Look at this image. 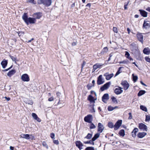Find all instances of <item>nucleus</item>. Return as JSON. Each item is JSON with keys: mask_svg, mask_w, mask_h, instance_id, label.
I'll return each mask as SVG.
<instances>
[{"mask_svg": "<svg viewBox=\"0 0 150 150\" xmlns=\"http://www.w3.org/2000/svg\"><path fill=\"white\" fill-rule=\"evenodd\" d=\"M38 4H43L46 6H50L52 3L51 0H39L38 2Z\"/></svg>", "mask_w": 150, "mask_h": 150, "instance_id": "nucleus-2", "label": "nucleus"}, {"mask_svg": "<svg viewBox=\"0 0 150 150\" xmlns=\"http://www.w3.org/2000/svg\"><path fill=\"white\" fill-rule=\"evenodd\" d=\"M54 100V98L52 97L49 98L48 99V100L49 101H53Z\"/></svg>", "mask_w": 150, "mask_h": 150, "instance_id": "nucleus-55", "label": "nucleus"}, {"mask_svg": "<svg viewBox=\"0 0 150 150\" xmlns=\"http://www.w3.org/2000/svg\"><path fill=\"white\" fill-rule=\"evenodd\" d=\"M127 31H128V33L129 34L130 33V29L129 28H127Z\"/></svg>", "mask_w": 150, "mask_h": 150, "instance_id": "nucleus-64", "label": "nucleus"}, {"mask_svg": "<svg viewBox=\"0 0 150 150\" xmlns=\"http://www.w3.org/2000/svg\"><path fill=\"white\" fill-rule=\"evenodd\" d=\"M129 116L128 117V119L129 120H131L132 118V113L131 112H129Z\"/></svg>", "mask_w": 150, "mask_h": 150, "instance_id": "nucleus-53", "label": "nucleus"}, {"mask_svg": "<svg viewBox=\"0 0 150 150\" xmlns=\"http://www.w3.org/2000/svg\"><path fill=\"white\" fill-rule=\"evenodd\" d=\"M111 99L112 100V101L114 103H117L118 102L117 100L115 97H114V96H113L111 98Z\"/></svg>", "mask_w": 150, "mask_h": 150, "instance_id": "nucleus-34", "label": "nucleus"}, {"mask_svg": "<svg viewBox=\"0 0 150 150\" xmlns=\"http://www.w3.org/2000/svg\"><path fill=\"white\" fill-rule=\"evenodd\" d=\"M150 27V22L149 21H144L143 25V28L147 29Z\"/></svg>", "mask_w": 150, "mask_h": 150, "instance_id": "nucleus-14", "label": "nucleus"}, {"mask_svg": "<svg viewBox=\"0 0 150 150\" xmlns=\"http://www.w3.org/2000/svg\"><path fill=\"white\" fill-rule=\"evenodd\" d=\"M8 64V61L7 60L4 59L1 62V64L2 66V67L3 69H5Z\"/></svg>", "mask_w": 150, "mask_h": 150, "instance_id": "nucleus-22", "label": "nucleus"}, {"mask_svg": "<svg viewBox=\"0 0 150 150\" xmlns=\"http://www.w3.org/2000/svg\"><path fill=\"white\" fill-rule=\"evenodd\" d=\"M104 79L103 78L102 75H100L99 76L97 81V84L98 85H101L104 83Z\"/></svg>", "mask_w": 150, "mask_h": 150, "instance_id": "nucleus-7", "label": "nucleus"}, {"mask_svg": "<svg viewBox=\"0 0 150 150\" xmlns=\"http://www.w3.org/2000/svg\"><path fill=\"white\" fill-rule=\"evenodd\" d=\"M145 59L146 62L150 63V58L148 57H145Z\"/></svg>", "mask_w": 150, "mask_h": 150, "instance_id": "nucleus-48", "label": "nucleus"}, {"mask_svg": "<svg viewBox=\"0 0 150 150\" xmlns=\"http://www.w3.org/2000/svg\"><path fill=\"white\" fill-rule=\"evenodd\" d=\"M16 71L15 70L12 69L9 71V72L7 74V75L8 76L10 77L12 75L16 73Z\"/></svg>", "mask_w": 150, "mask_h": 150, "instance_id": "nucleus-27", "label": "nucleus"}, {"mask_svg": "<svg viewBox=\"0 0 150 150\" xmlns=\"http://www.w3.org/2000/svg\"><path fill=\"white\" fill-rule=\"evenodd\" d=\"M137 36L138 40L143 44V36L142 34L138 33L137 34Z\"/></svg>", "mask_w": 150, "mask_h": 150, "instance_id": "nucleus-16", "label": "nucleus"}, {"mask_svg": "<svg viewBox=\"0 0 150 150\" xmlns=\"http://www.w3.org/2000/svg\"><path fill=\"white\" fill-rule=\"evenodd\" d=\"M93 120L92 115H88L84 118V120L88 123H91Z\"/></svg>", "mask_w": 150, "mask_h": 150, "instance_id": "nucleus-4", "label": "nucleus"}, {"mask_svg": "<svg viewBox=\"0 0 150 150\" xmlns=\"http://www.w3.org/2000/svg\"><path fill=\"white\" fill-rule=\"evenodd\" d=\"M92 134L88 133L87 136L85 137V138L88 139H90L92 138Z\"/></svg>", "mask_w": 150, "mask_h": 150, "instance_id": "nucleus-32", "label": "nucleus"}, {"mask_svg": "<svg viewBox=\"0 0 150 150\" xmlns=\"http://www.w3.org/2000/svg\"><path fill=\"white\" fill-rule=\"evenodd\" d=\"M77 43V41L73 42L72 43L71 45H72V46H75L76 45Z\"/></svg>", "mask_w": 150, "mask_h": 150, "instance_id": "nucleus-56", "label": "nucleus"}, {"mask_svg": "<svg viewBox=\"0 0 150 150\" xmlns=\"http://www.w3.org/2000/svg\"><path fill=\"white\" fill-rule=\"evenodd\" d=\"M103 65V64H100L98 63H97L93 66V69L92 70V72H94L98 68H100L101 66Z\"/></svg>", "mask_w": 150, "mask_h": 150, "instance_id": "nucleus-12", "label": "nucleus"}, {"mask_svg": "<svg viewBox=\"0 0 150 150\" xmlns=\"http://www.w3.org/2000/svg\"><path fill=\"white\" fill-rule=\"evenodd\" d=\"M132 76L133 77V80L134 82H136L137 79H138V76H134V74H132Z\"/></svg>", "mask_w": 150, "mask_h": 150, "instance_id": "nucleus-36", "label": "nucleus"}, {"mask_svg": "<svg viewBox=\"0 0 150 150\" xmlns=\"http://www.w3.org/2000/svg\"><path fill=\"white\" fill-rule=\"evenodd\" d=\"M140 83L142 85L146 86H147L145 84V83H144L142 81H141Z\"/></svg>", "mask_w": 150, "mask_h": 150, "instance_id": "nucleus-60", "label": "nucleus"}, {"mask_svg": "<svg viewBox=\"0 0 150 150\" xmlns=\"http://www.w3.org/2000/svg\"><path fill=\"white\" fill-rule=\"evenodd\" d=\"M108 51V49L107 47H104L102 50V51L101 52V54H103L107 52Z\"/></svg>", "mask_w": 150, "mask_h": 150, "instance_id": "nucleus-35", "label": "nucleus"}, {"mask_svg": "<svg viewBox=\"0 0 150 150\" xmlns=\"http://www.w3.org/2000/svg\"><path fill=\"white\" fill-rule=\"evenodd\" d=\"M138 129L137 128H135L132 132L131 134L132 137H135L138 131Z\"/></svg>", "mask_w": 150, "mask_h": 150, "instance_id": "nucleus-20", "label": "nucleus"}, {"mask_svg": "<svg viewBox=\"0 0 150 150\" xmlns=\"http://www.w3.org/2000/svg\"><path fill=\"white\" fill-rule=\"evenodd\" d=\"M87 100L90 101V103H94L95 102V100H94V98L91 95H89L87 98Z\"/></svg>", "mask_w": 150, "mask_h": 150, "instance_id": "nucleus-26", "label": "nucleus"}, {"mask_svg": "<svg viewBox=\"0 0 150 150\" xmlns=\"http://www.w3.org/2000/svg\"><path fill=\"white\" fill-rule=\"evenodd\" d=\"M146 92L144 90H140L139 91L138 94V96H140L144 94Z\"/></svg>", "mask_w": 150, "mask_h": 150, "instance_id": "nucleus-30", "label": "nucleus"}, {"mask_svg": "<svg viewBox=\"0 0 150 150\" xmlns=\"http://www.w3.org/2000/svg\"><path fill=\"white\" fill-rule=\"evenodd\" d=\"M30 139L32 140H35L34 137L33 135L31 134L30 135Z\"/></svg>", "mask_w": 150, "mask_h": 150, "instance_id": "nucleus-49", "label": "nucleus"}, {"mask_svg": "<svg viewBox=\"0 0 150 150\" xmlns=\"http://www.w3.org/2000/svg\"><path fill=\"white\" fill-rule=\"evenodd\" d=\"M84 143L85 144H90L92 145H94V142L92 141V140H90L89 141H87L86 142H84Z\"/></svg>", "mask_w": 150, "mask_h": 150, "instance_id": "nucleus-31", "label": "nucleus"}, {"mask_svg": "<svg viewBox=\"0 0 150 150\" xmlns=\"http://www.w3.org/2000/svg\"><path fill=\"white\" fill-rule=\"evenodd\" d=\"M109 99V95L108 93L105 94L102 97V100L105 103H106Z\"/></svg>", "mask_w": 150, "mask_h": 150, "instance_id": "nucleus-18", "label": "nucleus"}, {"mask_svg": "<svg viewBox=\"0 0 150 150\" xmlns=\"http://www.w3.org/2000/svg\"><path fill=\"white\" fill-rule=\"evenodd\" d=\"M56 95H57V97H59V96H60L61 95V93H59V92H57L56 93Z\"/></svg>", "mask_w": 150, "mask_h": 150, "instance_id": "nucleus-59", "label": "nucleus"}, {"mask_svg": "<svg viewBox=\"0 0 150 150\" xmlns=\"http://www.w3.org/2000/svg\"><path fill=\"white\" fill-rule=\"evenodd\" d=\"M122 88L118 86L117 88H116L114 90V92L116 95H119L121 94L123 92V90H122Z\"/></svg>", "mask_w": 150, "mask_h": 150, "instance_id": "nucleus-13", "label": "nucleus"}, {"mask_svg": "<svg viewBox=\"0 0 150 150\" xmlns=\"http://www.w3.org/2000/svg\"><path fill=\"white\" fill-rule=\"evenodd\" d=\"M108 110L109 111H112L114 110V107L111 106H109L108 108Z\"/></svg>", "mask_w": 150, "mask_h": 150, "instance_id": "nucleus-41", "label": "nucleus"}, {"mask_svg": "<svg viewBox=\"0 0 150 150\" xmlns=\"http://www.w3.org/2000/svg\"><path fill=\"white\" fill-rule=\"evenodd\" d=\"M21 137L24 139H30V135L29 134H22L20 135Z\"/></svg>", "mask_w": 150, "mask_h": 150, "instance_id": "nucleus-24", "label": "nucleus"}, {"mask_svg": "<svg viewBox=\"0 0 150 150\" xmlns=\"http://www.w3.org/2000/svg\"><path fill=\"white\" fill-rule=\"evenodd\" d=\"M139 128L142 130L146 131H147V126L142 123H139Z\"/></svg>", "mask_w": 150, "mask_h": 150, "instance_id": "nucleus-9", "label": "nucleus"}, {"mask_svg": "<svg viewBox=\"0 0 150 150\" xmlns=\"http://www.w3.org/2000/svg\"><path fill=\"white\" fill-rule=\"evenodd\" d=\"M140 108L143 111H144L145 112H147V110L146 108L143 105H141L140 106Z\"/></svg>", "mask_w": 150, "mask_h": 150, "instance_id": "nucleus-33", "label": "nucleus"}, {"mask_svg": "<svg viewBox=\"0 0 150 150\" xmlns=\"http://www.w3.org/2000/svg\"><path fill=\"white\" fill-rule=\"evenodd\" d=\"M22 18L25 22L27 25H28L29 23H34L36 22V20L35 18H28L27 13H25L22 16Z\"/></svg>", "mask_w": 150, "mask_h": 150, "instance_id": "nucleus-1", "label": "nucleus"}, {"mask_svg": "<svg viewBox=\"0 0 150 150\" xmlns=\"http://www.w3.org/2000/svg\"><path fill=\"white\" fill-rule=\"evenodd\" d=\"M76 146L80 150L82 149L83 146V143L80 141H77L75 142Z\"/></svg>", "mask_w": 150, "mask_h": 150, "instance_id": "nucleus-11", "label": "nucleus"}, {"mask_svg": "<svg viewBox=\"0 0 150 150\" xmlns=\"http://www.w3.org/2000/svg\"><path fill=\"white\" fill-rule=\"evenodd\" d=\"M9 57L13 61L15 62H16L17 61V58L16 57H14L10 55H9Z\"/></svg>", "mask_w": 150, "mask_h": 150, "instance_id": "nucleus-40", "label": "nucleus"}, {"mask_svg": "<svg viewBox=\"0 0 150 150\" xmlns=\"http://www.w3.org/2000/svg\"><path fill=\"white\" fill-rule=\"evenodd\" d=\"M42 144L44 147L46 148L47 149H48V146L45 142H43L42 143Z\"/></svg>", "mask_w": 150, "mask_h": 150, "instance_id": "nucleus-39", "label": "nucleus"}, {"mask_svg": "<svg viewBox=\"0 0 150 150\" xmlns=\"http://www.w3.org/2000/svg\"><path fill=\"white\" fill-rule=\"evenodd\" d=\"M42 13L40 12L36 13L33 14V16L35 18L36 20L37 19H39L42 17Z\"/></svg>", "mask_w": 150, "mask_h": 150, "instance_id": "nucleus-17", "label": "nucleus"}, {"mask_svg": "<svg viewBox=\"0 0 150 150\" xmlns=\"http://www.w3.org/2000/svg\"><path fill=\"white\" fill-rule=\"evenodd\" d=\"M150 120V116L147 115H146L145 121L146 122L149 121Z\"/></svg>", "mask_w": 150, "mask_h": 150, "instance_id": "nucleus-44", "label": "nucleus"}, {"mask_svg": "<svg viewBox=\"0 0 150 150\" xmlns=\"http://www.w3.org/2000/svg\"><path fill=\"white\" fill-rule=\"evenodd\" d=\"M91 4H90V3H88V4L86 5V6H88L89 7H91Z\"/></svg>", "mask_w": 150, "mask_h": 150, "instance_id": "nucleus-63", "label": "nucleus"}, {"mask_svg": "<svg viewBox=\"0 0 150 150\" xmlns=\"http://www.w3.org/2000/svg\"><path fill=\"white\" fill-rule=\"evenodd\" d=\"M129 3V1H128L127 3H125V5H124L125 9L126 10L127 9V6H128Z\"/></svg>", "mask_w": 150, "mask_h": 150, "instance_id": "nucleus-46", "label": "nucleus"}, {"mask_svg": "<svg viewBox=\"0 0 150 150\" xmlns=\"http://www.w3.org/2000/svg\"><path fill=\"white\" fill-rule=\"evenodd\" d=\"M100 134L99 133H97L95 134L94 137L92 139V141L94 142L100 136Z\"/></svg>", "mask_w": 150, "mask_h": 150, "instance_id": "nucleus-28", "label": "nucleus"}, {"mask_svg": "<svg viewBox=\"0 0 150 150\" xmlns=\"http://www.w3.org/2000/svg\"><path fill=\"white\" fill-rule=\"evenodd\" d=\"M122 120H119L116 122L114 126V130H117L122 125Z\"/></svg>", "mask_w": 150, "mask_h": 150, "instance_id": "nucleus-6", "label": "nucleus"}, {"mask_svg": "<svg viewBox=\"0 0 150 150\" xmlns=\"http://www.w3.org/2000/svg\"><path fill=\"white\" fill-rule=\"evenodd\" d=\"M108 126L109 127L111 128H112L114 127V126L113 123L111 122H109L108 124Z\"/></svg>", "mask_w": 150, "mask_h": 150, "instance_id": "nucleus-38", "label": "nucleus"}, {"mask_svg": "<svg viewBox=\"0 0 150 150\" xmlns=\"http://www.w3.org/2000/svg\"><path fill=\"white\" fill-rule=\"evenodd\" d=\"M103 76L107 80H109L113 76L114 74L113 73L109 74V72H106L104 74Z\"/></svg>", "mask_w": 150, "mask_h": 150, "instance_id": "nucleus-10", "label": "nucleus"}, {"mask_svg": "<svg viewBox=\"0 0 150 150\" xmlns=\"http://www.w3.org/2000/svg\"><path fill=\"white\" fill-rule=\"evenodd\" d=\"M104 127L103 125L100 123H99L98 126V132L100 133H101L104 130Z\"/></svg>", "mask_w": 150, "mask_h": 150, "instance_id": "nucleus-15", "label": "nucleus"}, {"mask_svg": "<svg viewBox=\"0 0 150 150\" xmlns=\"http://www.w3.org/2000/svg\"><path fill=\"white\" fill-rule=\"evenodd\" d=\"M146 132H139L137 134V137L139 138H142L146 135Z\"/></svg>", "mask_w": 150, "mask_h": 150, "instance_id": "nucleus-23", "label": "nucleus"}, {"mask_svg": "<svg viewBox=\"0 0 150 150\" xmlns=\"http://www.w3.org/2000/svg\"><path fill=\"white\" fill-rule=\"evenodd\" d=\"M32 116L33 119L36 120L37 122H41V120L38 117L37 115L35 113H33L32 114Z\"/></svg>", "mask_w": 150, "mask_h": 150, "instance_id": "nucleus-19", "label": "nucleus"}, {"mask_svg": "<svg viewBox=\"0 0 150 150\" xmlns=\"http://www.w3.org/2000/svg\"><path fill=\"white\" fill-rule=\"evenodd\" d=\"M143 53L146 55H149L150 54V49L148 47L145 48L143 50Z\"/></svg>", "mask_w": 150, "mask_h": 150, "instance_id": "nucleus-25", "label": "nucleus"}, {"mask_svg": "<svg viewBox=\"0 0 150 150\" xmlns=\"http://www.w3.org/2000/svg\"><path fill=\"white\" fill-rule=\"evenodd\" d=\"M28 104L30 105H32L33 103V102L32 100H30L28 102Z\"/></svg>", "mask_w": 150, "mask_h": 150, "instance_id": "nucleus-58", "label": "nucleus"}, {"mask_svg": "<svg viewBox=\"0 0 150 150\" xmlns=\"http://www.w3.org/2000/svg\"><path fill=\"white\" fill-rule=\"evenodd\" d=\"M53 143L56 144H59V142L58 140H53Z\"/></svg>", "mask_w": 150, "mask_h": 150, "instance_id": "nucleus-52", "label": "nucleus"}, {"mask_svg": "<svg viewBox=\"0 0 150 150\" xmlns=\"http://www.w3.org/2000/svg\"><path fill=\"white\" fill-rule=\"evenodd\" d=\"M119 63L120 64H125L127 63L125 61H120L119 62Z\"/></svg>", "mask_w": 150, "mask_h": 150, "instance_id": "nucleus-57", "label": "nucleus"}, {"mask_svg": "<svg viewBox=\"0 0 150 150\" xmlns=\"http://www.w3.org/2000/svg\"><path fill=\"white\" fill-rule=\"evenodd\" d=\"M21 79L23 81L28 82L30 81V78L28 74H23L21 76Z\"/></svg>", "mask_w": 150, "mask_h": 150, "instance_id": "nucleus-8", "label": "nucleus"}, {"mask_svg": "<svg viewBox=\"0 0 150 150\" xmlns=\"http://www.w3.org/2000/svg\"><path fill=\"white\" fill-rule=\"evenodd\" d=\"M113 31L116 33H117L118 32L117 29L116 27H113Z\"/></svg>", "mask_w": 150, "mask_h": 150, "instance_id": "nucleus-51", "label": "nucleus"}, {"mask_svg": "<svg viewBox=\"0 0 150 150\" xmlns=\"http://www.w3.org/2000/svg\"><path fill=\"white\" fill-rule=\"evenodd\" d=\"M18 35L20 36L21 35H23L24 34V32L22 31H19L18 33Z\"/></svg>", "mask_w": 150, "mask_h": 150, "instance_id": "nucleus-47", "label": "nucleus"}, {"mask_svg": "<svg viewBox=\"0 0 150 150\" xmlns=\"http://www.w3.org/2000/svg\"><path fill=\"white\" fill-rule=\"evenodd\" d=\"M55 135L54 133H52L50 134V137L52 139L54 138Z\"/></svg>", "mask_w": 150, "mask_h": 150, "instance_id": "nucleus-54", "label": "nucleus"}, {"mask_svg": "<svg viewBox=\"0 0 150 150\" xmlns=\"http://www.w3.org/2000/svg\"><path fill=\"white\" fill-rule=\"evenodd\" d=\"M85 150H95V149L93 147H88L85 149Z\"/></svg>", "mask_w": 150, "mask_h": 150, "instance_id": "nucleus-42", "label": "nucleus"}, {"mask_svg": "<svg viewBox=\"0 0 150 150\" xmlns=\"http://www.w3.org/2000/svg\"><path fill=\"white\" fill-rule=\"evenodd\" d=\"M90 123L91 124L89 127L90 129H95L96 128V126L92 122L91 123Z\"/></svg>", "mask_w": 150, "mask_h": 150, "instance_id": "nucleus-37", "label": "nucleus"}, {"mask_svg": "<svg viewBox=\"0 0 150 150\" xmlns=\"http://www.w3.org/2000/svg\"><path fill=\"white\" fill-rule=\"evenodd\" d=\"M121 84L124 90H127L129 88V83L126 81H122Z\"/></svg>", "mask_w": 150, "mask_h": 150, "instance_id": "nucleus-3", "label": "nucleus"}, {"mask_svg": "<svg viewBox=\"0 0 150 150\" xmlns=\"http://www.w3.org/2000/svg\"><path fill=\"white\" fill-rule=\"evenodd\" d=\"M5 98L8 101H9L10 100V98L9 97H5Z\"/></svg>", "mask_w": 150, "mask_h": 150, "instance_id": "nucleus-61", "label": "nucleus"}, {"mask_svg": "<svg viewBox=\"0 0 150 150\" xmlns=\"http://www.w3.org/2000/svg\"><path fill=\"white\" fill-rule=\"evenodd\" d=\"M12 66H13L12 65H11V67H10L9 68H8L7 69H4V70H2V71L3 72H5V71H8V70H9L12 67Z\"/></svg>", "mask_w": 150, "mask_h": 150, "instance_id": "nucleus-50", "label": "nucleus"}, {"mask_svg": "<svg viewBox=\"0 0 150 150\" xmlns=\"http://www.w3.org/2000/svg\"><path fill=\"white\" fill-rule=\"evenodd\" d=\"M110 84L111 83L110 82L106 83L100 87V90L101 91H103L105 90L108 89L109 87Z\"/></svg>", "mask_w": 150, "mask_h": 150, "instance_id": "nucleus-5", "label": "nucleus"}, {"mask_svg": "<svg viewBox=\"0 0 150 150\" xmlns=\"http://www.w3.org/2000/svg\"><path fill=\"white\" fill-rule=\"evenodd\" d=\"M125 56L127 58H128V57H130V54L127 51H126L125 52Z\"/></svg>", "mask_w": 150, "mask_h": 150, "instance_id": "nucleus-45", "label": "nucleus"}, {"mask_svg": "<svg viewBox=\"0 0 150 150\" xmlns=\"http://www.w3.org/2000/svg\"><path fill=\"white\" fill-rule=\"evenodd\" d=\"M146 10L147 11H149V12H150V7H148L146 8Z\"/></svg>", "mask_w": 150, "mask_h": 150, "instance_id": "nucleus-62", "label": "nucleus"}, {"mask_svg": "<svg viewBox=\"0 0 150 150\" xmlns=\"http://www.w3.org/2000/svg\"><path fill=\"white\" fill-rule=\"evenodd\" d=\"M28 1L30 3L33 4H36V2L34 0H28Z\"/></svg>", "mask_w": 150, "mask_h": 150, "instance_id": "nucleus-43", "label": "nucleus"}, {"mask_svg": "<svg viewBox=\"0 0 150 150\" xmlns=\"http://www.w3.org/2000/svg\"><path fill=\"white\" fill-rule=\"evenodd\" d=\"M119 133L120 136L122 137H124L125 135L124 130V129L121 130L120 131Z\"/></svg>", "mask_w": 150, "mask_h": 150, "instance_id": "nucleus-29", "label": "nucleus"}, {"mask_svg": "<svg viewBox=\"0 0 150 150\" xmlns=\"http://www.w3.org/2000/svg\"><path fill=\"white\" fill-rule=\"evenodd\" d=\"M140 13L142 16L144 17H146L147 16V13L145 11L140 9L139 10Z\"/></svg>", "mask_w": 150, "mask_h": 150, "instance_id": "nucleus-21", "label": "nucleus"}]
</instances>
